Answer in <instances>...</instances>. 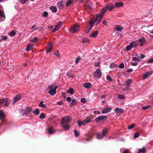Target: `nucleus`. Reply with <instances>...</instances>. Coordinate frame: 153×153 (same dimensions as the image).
I'll use <instances>...</instances> for the list:
<instances>
[{
    "instance_id": "obj_1",
    "label": "nucleus",
    "mask_w": 153,
    "mask_h": 153,
    "mask_svg": "<svg viewBox=\"0 0 153 153\" xmlns=\"http://www.w3.org/2000/svg\"><path fill=\"white\" fill-rule=\"evenodd\" d=\"M107 10V8L106 7L103 8L101 10L99 14H97L96 16L91 18L90 20V23L92 24L95 23L98 25L102 19L104 13Z\"/></svg>"
},
{
    "instance_id": "obj_2",
    "label": "nucleus",
    "mask_w": 153,
    "mask_h": 153,
    "mask_svg": "<svg viewBox=\"0 0 153 153\" xmlns=\"http://www.w3.org/2000/svg\"><path fill=\"white\" fill-rule=\"evenodd\" d=\"M72 118L70 116H65L61 120V126L65 130H68L69 129L70 126L68 123L71 122Z\"/></svg>"
},
{
    "instance_id": "obj_3",
    "label": "nucleus",
    "mask_w": 153,
    "mask_h": 153,
    "mask_svg": "<svg viewBox=\"0 0 153 153\" xmlns=\"http://www.w3.org/2000/svg\"><path fill=\"white\" fill-rule=\"evenodd\" d=\"M58 88L57 86H53V85H51L47 88V90L48 89V93L51 96H53L56 93V89Z\"/></svg>"
},
{
    "instance_id": "obj_4",
    "label": "nucleus",
    "mask_w": 153,
    "mask_h": 153,
    "mask_svg": "<svg viewBox=\"0 0 153 153\" xmlns=\"http://www.w3.org/2000/svg\"><path fill=\"white\" fill-rule=\"evenodd\" d=\"M138 45V43L137 41H133L131 42L129 45L126 47L127 51L131 50L133 47H136Z\"/></svg>"
},
{
    "instance_id": "obj_5",
    "label": "nucleus",
    "mask_w": 153,
    "mask_h": 153,
    "mask_svg": "<svg viewBox=\"0 0 153 153\" xmlns=\"http://www.w3.org/2000/svg\"><path fill=\"white\" fill-rule=\"evenodd\" d=\"M108 128H104L102 131V134L98 133L96 134L97 138L99 139H102L105 136V134L108 132Z\"/></svg>"
},
{
    "instance_id": "obj_6",
    "label": "nucleus",
    "mask_w": 153,
    "mask_h": 153,
    "mask_svg": "<svg viewBox=\"0 0 153 153\" xmlns=\"http://www.w3.org/2000/svg\"><path fill=\"white\" fill-rule=\"evenodd\" d=\"M91 121V119L88 117L83 121L78 120L77 121V123H78V126H80L82 125H86L88 123L90 122Z\"/></svg>"
},
{
    "instance_id": "obj_7",
    "label": "nucleus",
    "mask_w": 153,
    "mask_h": 153,
    "mask_svg": "<svg viewBox=\"0 0 153 153\" xmlns=\"http://www.w3.org/2000/svg\"><path fill=\"white\" fill-rule=\"evenodd\" d=\"M80 27V25H74L71 28V29H70V32L73 33L77 32L79 30Z\"/></svg>"
},
{
    "instance_id": "obj_8",
    "label": "nucleus",
    "mask_w": 153,
    "mask_h": 153,
    "mask_svg": "<svg viewBox=\"0 0 153 153\" xmlns=\"http://www.w3.org/2000/svg\"><path fill=\"white\" fill-rule=\"evenodd\" d=\"M108 117L106 116H99L95 119V121L97 123L99 122L102 120H105L107 119Z\"/></svg>"
},
{
    "instance_id": "obj_9",
    "label": "nucleus",
    "mask_w": 153,
    "mask_h": 153,
    "mask_svg": "<svg viewBox=\"0 0 153 153\" xmlns=\"http://www.w3.org/2000/svg\"><path fill=\"white\" fill-rule=\"evenodd\" d=\"M102 75V72L99 69H97L95 72L94 76L97 78H100Z\"/></svg>"
},
{
    "instance_id": "obj_10",
    "label": "nucleus",
    "mask_w": 153,
    "mask_h": 153,
    "mask_svg": "<svg viewBox=\"0 0 153 153\" xmlns=\"http://www.w3.org/2000/svg\"><path fill=\"white\" fill-rule=\"evenodd\" d=\"M93 7V5L92 3L89 2V3H86L85 8L90 13Z\"/></svg>"
},
{
    "instance_id": "obj_11",
    "label": "nucleus",
    "mask_w": 153,
    "mask_h": 153,
    "mask_svg": "<svg viewBox=\"0 0 153 153\" xmlns=\"http://www.w3.org/2000/svg\"><path fill=\"white\" fill-rule=\"evenodd\" d=\"M8 104V102L6 99H2L0 100V105L2 106H6Z\"/></svg>"
},
{
    "instance_id": "obj_12",
    "label": "nucleus",
    "mask_w": 153,
    "mask_h": 153,
    "mask_svg": "<svg viewBox=\"0 0 153 153\" xmlns=\"http://www.w3.org/2000/svg\"><path fill=\"white\" fill-rule=\"evenodd\" d=\"M105 6L107 8V10H108L109 11L112 10L115 8L114 6L110 3L107 4Z\"/></svg>"
},
{
    "instance_id": "obj_13",
    "label": "nucleus",
    "mask_w": 153,
    "mask_h": 153,
    "mask_svg": "<svg viewBox=\"0 0 153 153\" xmlns=\"http://www.w3.org/2000/svg\"><path fill=\"white\" fill-rule=\"evenodd\" d=\"M137 41L138 43V44H139L140 46H142L145 43L146 39L144 38H141L138 41Z\"/></svg>"
},
{
    "instance_id": "obj_14",
    "label": "nucleus",
    "mask_w": 153,
    "mask_h": 153,
    "mask_svg": "<svg viewBox=\"0 0 153 153\" xmlns=\"http://www.w3.org/2000/svg\"><path fill=\"white\" fill-rule=\"evenodd\" d=\"M65 3L62 1H60L57 3V5L58 8L60 9L63 8L64 6Z\"/></svg>"
},
{
    "instance_id": "obj_15",
    "label": "nucleus",
    "mask_w": 153,
    "mask_h": 153,
    "mask_svg": "<svg viewBox=\"0 0 153 153\" xmlns=\"http://www.w3.org/2000/svg\"><path fill=\"white\" fill-rule=\"evenodd\" d=\"M89 24L90 25L89 26H88L85 28V32L86 33H88L90 31V30L92 29L94 24H95L96 25H96L95 23L92 24H91L90 23V21H89Z\"/></svg>"
},
{
    "instance_id": "obj_16",
    "label": "nucleus",
    "mask_w": 153,
    "mask_h": 153,
    "mask_svg": "<svg viewBox=\"0 0 153 153\" xmlns=\"http://www.w3.org/2000/svg\"><path fill=\"white\" fill-rule=\"evenodd\" d=\"M62 24V23L61 22H59L57 25L55 26V28L52 30V32H55L58 30L60 27L61 26Z\"/></svg>"
},
{
    "instance_id": "obj_17",
    "label": "nucleus",
    "mask_w": 153,
    "mask_h": 153,
    "mask_svg": "<svg viewBox=\"0 0 153 153\" xmlns=\"http://www.w3.org/2000/svg\"><path fill=\"white\" fill-rule=\"evenodd\" d=\"M112 110L111 108L110 107L105 108L102 111V114H106L110 112Z\"/></svg>"
},
{
    "instance_id": "obj_18",
    "label": "nucleus",
    "mask_w": 153,
    "mask_h": 153,
    "mask_svg": "<svg viewBox=\"0 0 153 153\" xmlns=\"http://www.w3.org/2000/svg\"><path fill=\"white\" fill-rule=\"evenodd\" d=\"M114 112L117 114H121L123 113V110L122 109L116 108L114 110Z\"/></svg>"
},
{
    "instance_id": "obj_19",
    "label": "nucleus",
    "mask_w": 153,
    "mask_h": 153,
    "mask_svg": "<svg viewBox=\"0 0 153 153\" xmlns=\"http://www.w3.org/2000/svg\"><path fill=\"white\" fill-rule=\"evenodd\" d=\"M21 96L19 95H17L13 99V104L20 100Z\"/></svg>"
},
{
    "instance_id": "obj_20",
    "label": "nucleus",
    "mask_w": 153,
    "mask_h": 153,
    "mask_svg": "<svg viewBox=\"0 0 153 153\" xmlns=\"http://www.w3.org/2000/svg\"><path fill=\"white\" fill-rule=\"evenodd\" d=\"M53 47V46L52 44H48V45L47 47V53L51 52V49Z\"/></svg>"
},
{
    "instance_id": "obj_21",
    "label": "nucleus",
    "mask_w": 153,
    "mask_h": 153,
    "mask_svg": "<svg viewBox=\"0 0 153 153\" xmlns=\"http://www.w3.org/2000/svg\"><path fill=\"white\" fill-rule=\"evenodd\" d=\"M5 117V115L3 111L0 110V120L2 122L4 121V118Z\"/></svg>"
},
{
    "instance_id": "obj_22",
    "label": "nucleus",
    "mask_w": 153,
    "mask_h": 153,
    "mask_svg": "<svg viewBox=\"0 0 153 153\" xmlns=\"http://www.w3.org/2000/svg\"><path fill=\"white\" fill-rule=\"evenodd\" d=\"M152 74V71H149L145 73L143 75V79H147L149 76H150Z\"/></svg>"
},
{
    "instance_id": "obj_23",
    "label": "nucleus",
    "mask_w": 153,
    "mask_h": 153,
    "mask_svg": "<svg viewBox=\"0 0 153 153\" xmlns=\"http://www.w3.org/2000/svg\"><path fill=\"white\" fill-rule=\"evenodd\" d=\"M98 30L95 31L92 33H91L89 35V36L91 37H95L97 36V35L98 34Z\"/></svg>"
},
{
    "instance_id": "obj_24",
    "label": "nucleus",
    "mask_w": 153,
    "mask_h": 153,
    "mask_svg": "<svg viewBox=\"0 0 153 153\" xmlns=\"http://www.w3.org/2000/svg\"><path fill=\"white\" fill-rule=\"evenodd\" d=\"M83 85L85 88L88 89L90 88L92 86L91 84L89 83H85Z\"/></svg>"
},
{
    "instance_id": "obj_25",
    "label": "nucleus",
    "mask_w": 153,
    "mask_h": 153,
    "mask_svg": "<svg viewBox=\"0 0 153 153\" xmlns=\"http://www.w3.org/2000/svg\"><path fill=\"white\" fill-rule=\"evenodd\" d=\"M67 93H68L73 94H74V90L72 88H70L69 89H68L67 91Z\"/></svg>"
},
{
    "instance_id": "obj_26",
    "label": "nucleus",
    "mask_w": 153,
    "mask_h": 153,
    "mask_svg": "<svg viewBox=\"0 0 153 153\" xmlns=\"http://www.w3.org/2000/svg\"><path fill=\"white\" fill-rule=\"evenodd\" d=\"M33 44H31L28 45L27 47L26 48V50L27 51H29L31 50L33 46Z\"/></svg>"
},
{
    "instance_id": "obj_27",
    "label": "nucleus",
    "mask_w": 153,
    "mask_h": 153,
    "mask_svg": "<svg viewBox=\"0 0 153 153\" xmlns=\"http://www.w3.org/2000/svg\"><path fill=\"white\" fill-rule=\"evenodd\" d=\"M116 30L118 31H121L123 29V27H121L120 25H118L115 27Z\"/></svg>"
},
{
    "instance_id": "obj_28",
    "label": "nucleus",
    "mask_w": 153,
    "mask_h": 153,
    "mask_svg": "<svg viewBox=\"0 0 153 153\" xmlns=\"http://www.w3.org/2000/svg\"><path fill=\"white\" fill-rule=\"evenodd\" d=\"M123 5V3L122 2H117L116 3L115 5L114 6L115 7H117V8H119L120 7L122 6Z\"/></svg>"
},
{
    "instance_id": "obj_29",
    "label": "nucleus",
    "mask_w": 153,
    "mask_h": 153,
    "mask_svg": "<svg viewBox=\"0 0 153 153\" xmlns=\"http://www.w3.org/2000/svg\"><path fill=\"white\" fill-rule=\"evenodd\" d=\"M50 9L53 13H55L57 10L56 7L54 6H51L50 7Z\"/></svg>"
},
{
    "instance_id": "obj_30",
    "label": "nucleus",
    "mask_w": 153,
    "mask_h": 153,
    "mask_svg": "<svg viewBox=\"0 0 153 153\" xmlns=\"http://www.w3.org/2000/svg\"><path fill=\"white\" fill-rule=\"evenodd\" d=\"M43 101H41L39 104V106L43 108H46L47 107L46 105L45 104H43Z\"/></svg>"
},
{
    "instance_id": "obj_31",
    "label": "nucleus",
    "mask_w": 153,
    "mask_h": 153,
    "mask_svg": "<svg viewBox=\"0 0 153 153\" xmlns=\"http://www.w3.org/2000/svg\"><path fill=\"white\" fill-rule=\"evenodd\" d=\"M139 151L137 153H140L142 152L143 153H145L146 150L145 147H143L142 149H139Z\"/></svg>"
},
{
    "instance_id": "obj_32",
    "label": "nucleus",
    "mask_w": 153,
    "mask_h": 153,
    "mask_svg": "<svg viewBox=\"0 0 153 153\" xmlns=\"http://www.w3.org/2000/svg\"><path fill=\"white\" fill-rule=\"evenodd\" d=\"M117 65L114 63H111L110 65V67L111 68L114 69L117 67Z\"/></svg>"
},
{
    "instance_id": "obj_33",
    "label": "nucleus",
    "mask_w": 153,
    "mask_h": 153,
    "mask_svg": "<svg viewBox=\"0 0 153 153\" xmlns=\"http://www.w3.org/2000/svg\"><path fill=\"white\" fill-rule=\"evenodd\" d=\"M89 42V41L88 39L86 38H85L83 39L82 42L84 44L88 43Z\"/></svg>"
},
{
    "instance_id": "obj_34",
    "label": "nucleus",
    "mask_w": 153,
    "mask_h": 153,
    "mask_svg": "<svg viewBox=\"0 0 153 153\" xmlns=\"http://www.w3.org/2000/svg\"><path fill=\"white\" fill-rule=\"evenodd\" d=\"M34 113L36 115H38L39 113V109L37 108H36L33 111Z\"/></svg>"
},
{
    "instance_id": "obj_35",
    "label": "nucleus",
    "mask_w": 153,
    "mask_h": 153,
    "mask_svg": "<svg viewBox=\"0 0 153 153\" xmlns=\"http://www.w3.org/2000/svg\"><path fill=\"white\" fill-rule=\"evenodd\" d=\"M16 32H15L14 31H12L10 32V33H9V35L10 36H15V35Z\"/></svg>"
},
{
    "instance_id": "obj_36",
    "label": "nucleus",
    "mask_w": 153,
    "mask_h": 153,
    "mask_svg": "<svg viewBox=\"0 0 153 153\" xmlns=\"http://www.w3.org/2000/svg\"><path fill=\"white\" fill-rule=\"evenodd\" d=\"M7 39V36H2L1 37L0 40H4L5 41Z\"/></svg>"
},
{
    "instance_id": "obj_37",
    "label": "nucleus",
    "mask_w": 153,
    "mask_h": 153,
    "mask_svg": "<svg viewBox=\"0 0 153 153\" xmlns=\"http://www.w3.org/2000/svg\"><path fill=\"white\" fill-rule=\"evenodd\" d=\"M76 102V99H73L72 100H71V101L70 103V104L71 105H74L75 104Z\"/></svg>"
},
{
    "instance_id": "obj_38",
    "label": "nucleus",
    "mask_w": 153,
    "mask_h": 153,
    "mask_svg": "<svg viewBox=\"0 0 153 153\" xmlns=\"http://www.w3.org/2000/svg\"><path fill=\"white\" fill-rule=\"evenodd\" d=\"M72 0H68L66 3V5L67 7L72 2Z\"/></svg>"
},
{
    "instance_id": "obj_39",
    "label": "nucleus",
    "mask_w": 153,
    "mask_h": 153,
    "mask_svg": "<svg viewBox=\"0 0 153 153\" xmlns=\"http://www.w3.org/2000/svg\"><path fill=\"white\" fill-rule=\"evenodd\" d=\"M27 113H26V114H28V113L31 112L32 111V109L30 107H27L26 108Z\"/></svg>"
},
{
    "instance_id": "obj_40",
    "label": "nucleus",
    "mask_w": 153,
    "mask_h": 153,
    "mask_svg": "<svg viewBox=\"0 0 153 153\" xmlns=\"http://www.w3.org/2000/svg\"><path fill=\"white\" fill-rule=\"evenodd\" d=\"M132 59L133 61H138V62L140 61L139 59L136 57H132Z\"/></svg>"
},
{
    "instance_id": "obj_41",
    "label": "nucleus",
    "mask_w": 153,
    "mask_h": 153,
    "mask_svg": "<svg viewBox=\"0 0 153 153\" xmlns=\"http://www.w3.org/2000/svg\"><path fill=\"white\" fill-rule=\"evenodd\" d=\"M0 16L1 17H4L5 16L4 13L0 10Z\"/></svg>"
},
{
    "instance_id": "obj_42",
    "label": "nucleus",
    "mask_w": 153,
    "mask_h": 153,
    "mask_svg": "<svg viewBox=\"0 0 153 153\" xmlns=\"http://www.w3.org/2000/svg\"><path fill=\"white\" fill-rule=\"evenodd\" d=\"M140 135V133L138 132H137L135 133L134 134V137L135 138L138 137Z\"/></svg>"
},
{
    "instance_id": "obj_43",
    "label": "nucleus",
    "mask_w": 153,
    "mask_h": 153,
    "mask_svg": "<svg viewBox=\"0 0 153 153\" xmlns=\"http://www.w3.org/2000/svg\"><path fill=\"white\" fill-rule=\"evenodd\" d=\"M81 59V58L79 56H78L76 58L75 62L76 64H77L79 62V61Z\"/></svg>"
},
{
    "instance_id": "obj_44",
    "label": "nucleus",
    "mask_w": 153,
    "mask_h": 153,
    "mask_svg": "<svg viewBox=\"0 0 153 153\" xmlns=\"http://www.w3.org/2000/svg\"><path fill=\"white\" fill-rule=\"evenodd\" d=\"M74 134L75 136L76 137H78L79 135V134L78 132L76 130H74Z\"/></svg>"
},
{
    "instance_id": "obj_45",
    "label": "nucleus",
    "mask_w": 153,
    "mask_h": 153,
    "mask_svg": "<svg viewBox=\"0 0 153 153\" xmlns=\"http://www.w3.org/2000/svg\"><path fill=\"white\" fill-rule=\"evenodd\" d=\"M38 40V39L36 37H35L32 40H31L30 41L33 42H36Z\"/></svg>"
},
{
    "instance_id": "obj_46",
    "label": "nucleus",
    "mask_w": 153,
    "mask_h": 153,
    "mask_svg": "<svg viewBox=\"0 0 153 153\" xmlns=\"http://www.w3.org/2000/svg\"><path fill=\"white\" fill-rule=\"evenodd\" d=\"M135 125L134 123L132 124L131 125H129L128 126V128L129 129H132L134 127Z\"/></svg>"
},
{
    "instance_id": "obj_47",
    "label": "nucleus",
    "mask_w": 153,
    "mask_h": 153,
    "mask_svg": "<svg viewBox=\"0 0 153 153\" xmlns=\"http://www.w3.org/2000/svg\"><path fill=\"white\" fill-rule=\"evenodd\" d=\"M150 107V106L149 105H147L146 106H145L144 107H143L142 108V109L143 110H146L149 108Z\"/></svg>"
},
{
    "instance_id": "obj_48",
    "label": "nucleus",
    "mask_w": 153,
    "mask_h": 153,
    "mask_svg": "<svg viewBox=\"0 0 153 153\" xmlns=\"http://www.w3.org/2000/svg\"><path fill=\"white\" fill-rule=\"evenodd\" d=\"M45 117V114L42 113L39 116V118L41 119H43Z\"/></svg>"
},
{
    "instance_id": "obj_49",
    "label": "nucleus",
    "mask_w": 153,
    "mask_h": 153,
    "mask_svg": "<svg viewBox=\"0 0 153 153\" xmlns=\"http://www.w3.org/2000/svg\"><path fill=\"white\" fill-rule=\"evenodd\" d=\"M48 16V13L47 12H44L43 13V16L45 17L46 18Z\"/></svg>"
},
{
    "instance_id": "obj_50",
    "label": "nucleus",
    "mask_w": 153,
    "mask_h": 153,
    "mask_svg": "<svg viewBox=\"0 0 153 153\" xmlns=\"http://www.w3.org/2000/svg\"><path fill=\"white\" fill-rule=\"evenodd\" d=\"M48 131L49 133L52 134L53 132V130L52 128H49L48 129Z\"/></svg>"
},
{
    "instance_id": "obj_51",
    "label": "nucleus",
    "mask_w": 153,
    "mask_h": 153,
    "mask_svg": "<svg viewBox=\"0 0 153 153\" xmlns=\"http://www.w3.org/2000/svg\"><path fill=\"white\" fill-rule=\"evenodd\" d=\"M124 65L123 63H120L119 66V68L121 69L124 68Z\"/></svg>"
},
{
    "instance_id": "obj_52",
    "label": "nucleus",
    "mask_w": 153,
    "mask_h": 153,
    "mask_svg": "<svg viewBox=\"0 0 153 153\" xmlns=\"http://www.w3.org/2000/svg\"><path fill=\"white\" fill-rule=\"evenodd\" d=\"M118 98L121 99H124V96L123 95H119L118 96Z\"/></svg>"
},
{
    "instance_id": "obj_53",
    "label": "nucleus",
    "mask_w": 153,
    "mask_h": 153,
    "mask_svg": "<svg viewBox=\"0 0 153 153\" xmlns=\"http://www.w3.org/2000/svg\"><path fill=\"white\" fill-rule=\"evenodd\" d=\"M81 101L82 102L85 103L86 102V100L85 98H82L81 100Z\"/></svg>"
},
{
    "instance_id": "obj_54",
    "label": "nucleus",
    "mask_w": 153,
    "mask_h": 153,
    "mask_svg": "<svg viewBox=\"0 0 153 153\" xmlns=\"http://www.w3.org/2000/svg\"><path fill=\"white\" fill-rule=\"evenodd\" d=\"M131 82V80H129V79H128V80L127 81V82H126V84H127V85L128 86H129L130 85V83Z\"/></svg>"
},
{
    "instance_id": "obj_55",
    "label": "nucleus",
    "mask_w": 153,
    "mask_h": 153,
    "mask_svg": "<svg viewBox=\"0 0 153 153\" xmlns=\"http://www.w3.org/2000/svg\"><path fill=\"white\" fill-rule=\"evenodd\" d=\"M147 63L148 64L153 63V58L149 60L148 61H147Z\"/></svg>"
},
{
    "instance_id": "obj_56",
    "label": "nucleus",
    "mask_w": 153,
    "mask_h": 153,
    "mask_svg": "<svg viewBox=\"0 0 153 153\" xmlns=\"http://www.w3.org/2000/svg\"><path fill=\"white\" fill-rule=\"evenodd\" d=\"M107 80H108L110 81H111L112 80V79L109 76H107Z\"/></svg>"
},
{
    "instance_id": "obj_57",
    "label": "nucleus",
    "mask_w": 153,
    "mask_h": 153,
    "mask_svg": "<svg viewBox=\"0 0 153 153\" xmlns=\"http://www.w3.org/2000/svg\"><path fill=\"white\" fill-rule=\"evenodd\" d=\"M94 113L95 114H100V112L99 111H94Z\"/></svg>"
},
{
    "instance_id": "obj_58",
    "label": "nucleus",
    "mask_w": 153,
    "mask_h": 153,
    "mask_svg": "<svg viewBox=\"0 0 153 153\" xmlns=\"http://www.w3.org/2000/svg\"><path fill=\"white\" fill-rule=\"evenodd\" d=\"M67 100L68 102H70L71 101V98L70 97H68L67 98Z\"/></svg>"
},
{
    "instance_id": "obj_59",
    "label": "nucleus",
    "mask_w": 153,
    "mask_h": 153,
    "mask_svg": "<svg viewBox=\"0 0 153 153\" xmlns=\"http://www.w3.org/2000/svg\"><path fill=\"white\" fill-rule=\"evenodd\" d=\"M28 0H20L22 4H24Z\"/></svg>"
},
{
    "instance_id": "obj_60",
    "label": "nucleus",
    "mask_w": 153,
    "mask_h": 153,
    "mask_svg": "<svg viewBox=\"0 0 153 153\" xmlns=\"http://www.w3.org/2000/svg\"><path fill=\"white\" fill-rule=\"evenodd\" d=\"M55 54L56 56H57V57H59V53L58 51H55Z\"/></svg>"
},
{
    "instance_id": "obj_61",
    "label": "nucleus",
    "mask_w": 153,
    "mask_h": 153,
    "mask_svg": "<svg viewBox=\"0 0 153 153\" xmlns=\"http://www.w3.org/2000/svg\"><path fill=\"white\" fill-rule=\"evenodd\" d=\"M67 76L69 77H71L72 78H73V76L72 74H69L68 73L66 74Z\"/></svg>"
},
{
    "instance_id": "obj_62",
    "label": "nucleus",
    "mask_w": 153,
    "mask_h": 153,
    "mask_svg": "<svg viewBox=\"0 0 153 153\" xmlns=\"http://www.w3.org/2000/svg\"><path fill=\"white\" fill-rule=\"evenodd\" d=\"M131 64L132 66H136L137 65V62L131 63Z\"/></svg>"
},
{
    "instance_id": "obj_63",
    "label": "nucleus",
    "mask_w": 153,
    "mask_h": 153,
    "mask_svg": "<svg viewBox=\"0 0 153 153\" xmlns=\"http://www.w3.org/2000/svg\"><path fill=\"white\" fill-rule=\"evenodd\" d=\"M132 71H133L132 69H131V68H130V69H128L127 70V71L129 73V72H132Z\"/></svg>"
},
{
    "instance_id": "obj_64",
    "label": "nucleus",
    "mask_w": 153,
    "mask_h": 153,
    "mask_svg": "<svg viewBox=\"0 0 153 153\" xmlns=\"http://www.w3.org/2000/svg\"><path fill=\"white\" fill-rule=\"evenodd\" d=\"M103 24L105 25H107V21L105 20H104L103 22Z\"/></svg>"
}]
</instances>
